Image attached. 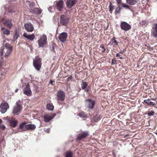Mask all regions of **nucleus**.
Instances as JSON below:
<instances>
[{
  "label": "nucleus",
  "instance_id": "f257e3e1",
  "mask_svg": "<svg viewBox=\"0 0 157 157\" xmlns=\"http://www.w3.org/2000/svg\"><path fill=\"white\" fill-rule=\"evenodd\" d=\"M12 48L10 46L8 43H6L5 45V48H1L0 51V55L2 56L3 55L4 52L5 53L4 57L7 58L10 55L12 51Z\"/></svg>",
  "mask_w": 157,
  "mask_h": 157
},
{
  "label": "nucleus",
  "instance_id": "f03ea898",
  "mask_svg": "<svg viewBox=\"0 0 157 157\" xmlns=\"http://www.w3.org/2000/svg\"><path fill=\"white\" fill-rule=\"evenodd\" d=\"M22 109V107L21 105V102L20 100L17 101L16 104V105L13 107L12 113L14 115H17L21 113V111Z\"/></svg>",
  "mask_w": 157,
  "mask_h": 157
},
{
  "label": "nucleus",
  "instance_id": "7ed1b4c3",
  "mask_svg": "<svg viewBox=\"0 0 157 157\" xmlns=\"http://www.w3.org/2000/svg\"><path fill=\"white\" fill-rule=\"evenodd\" d=\"M33 66L38 71H40L41 65V58L36 57L33 59Z\"/></svg>",
  "mask_w": 157,
  "mask_h": 157
},
{
  "label": "nucleus",
  "instance_id": "20e7f679",
  "mask_svg": "<svg viewBox=\"0 0 157 157\" xmlns=\"http://www.w3.org/2000/svg\"><path fill=\"white\" fill-rule=\"evenodd\" d=\"M47 38L46 35H43L41 36L38 41L39 47H43L47 44Z\"/></svg>",
  "mask_w": 157,
  "mask_h": 157
},
{
  "label": "nucleus",
  "instance_id": "39448f33",
  "mask_svg": "<svg viewBox=\"0 0 157 157\" xmlns=\"http://www.w3.org/2000/svg\"><path fill=\"white\" fill-rule=\"evenodd\" d=\"M120 26L122 30L125 31H128L131 29V25L125 21L121 22L120 25Z\"/></svg>",
  "mask_w": 157,
  "mask_h": 157
},
{
  "label": "nucleus",
  "instance_id": "423d86ee",
  "mask_svg": "<svg viewBox=\"0 0 157 157\" xmlns=\"http://www.w3.org/2000/svg\"><path fill=\"white\" fill-rule=\"evenodd\" d=\"M69 22V18L66 15H61L60 18V23L63 25L66 26Z\"/></svg>",
  "mask_w": 157,
  "mask_h": 157
},
{
  "label": "nucleus",
  "instance_id": "0eeeda50",
  "mask_svg": "<svg viewBox=\"0 0 157 157\" xmlns=\"http://www.w3.org/2000/svg\"><path fill=\"white\" fill-rule=\"evenodd\" d=\"M23 94L28 96H30L32 95V92L29 83L26 85L23 90Z\"/></svg>",
  "mask_w": 157,
  "mask_h": 157
},
{
  "label": "nucleus",
  "instance_id": "6e6552de",
  "mask_svg": "<svg viewBox=\"0 0 157 157\" xmlns=\"http://www.w3.org/2000/svg\"><path fill=\"white\" fill-rule=\"evenodd\" d=\"M9 106L8 104L6 102L2 103L0 105V111L2 113H4L8 109Z\"/></svg>",
  "mask_w": 157,
  "mask_h": 157
},
{
  "label": "nucleus",
  "instance_id": "1a4fd4ad",
  "mask_svg": "<svg viewBox=\"0 0 157 157\" xmlns=\"http://www.w3.org/2000/svg\"><path fill=\"white\" fill-rule=\"evenodd\" d=\"M57 100L60 101H63L65 98V94L63 91L60 90L57 93Z\"/></svg>",
  "mask_w": 157,
  "mask_h": 157
},
{
  "label": "nucleus",
  "instance_id": "9d476101",
  "mask_svg": "<svg viewBox=\"0 0 157 157\" xmlns=\"http://www.w3.org/2000/svg\"><path fill=\"white\" fill-rule=\"evenodd\" d=\"M67 36V35L66 33L63 32L59 34L58 38L61 42H64L66 41Z\"/></svg>",
  "mask_w": 157,
  "mask_h": 157
},
{
  "label": "nucleus",
  "instance_id": "9b49d317",
  "mask_svg": "<svg viewBox=\"0 0 157 157\" xmlns=\"http://www.w3.org/2000/svg\"><path fill=\"white\" fill-rule=\"evenodd\" d=\"M7 121L9 123L10 125L13 127H16L17 124V121L13 118H10L9 117L7 119Z\"/></svg>",
  "mask_w": 157,
  "mask_h": 157
},
{
  "label": "nucleus",
  "instance_id": "f8f14e48",
  "mask_svg": "<svg viewBox=\"0 0 157 157\" xmlns=\"http://www.w3.org/2000/svg\"><path fill=\"white\" fill-rule=\"evenodd\" d=\"M86 103L88 105V107L90 109L93 108L95 104L94 101L91 99H88L86 100Z\"/></svg>",
  "mask_w": 157,
  "mask_h": 157
},
{
  "label": "nucleus",
  "instance_id": "ddd939ff",
  "mask_svg": "<svg viewBox=\"0 0 157 157\" xmlns=\"http://www.w3.org/2000/svg\"><path fill=\"white\" fill-rule=\"evenodd\" d=\"M89 136L88 132H84L78 135L77 139L78 140H80L81 139L85 138Z\"/></svg>",
  "mask_w": 157,
  "mask_h": 157
},
{
  "label": "nucleus",
  "instance_id": "4468645a",
  "mask_svg": "<svg viewBox=\"0 0 157 157\" xmlns=\"http://www.w3.org/2000/svg\"><path fill=\"white\" fill-rule=\"evenodd\" d=\"M25 27L28 32H32L34 29V27L32 24L30 23H27L25 25Z\"/></svg>",
  "mask_w": 157,
  "mask_h": 157
},
{
  "label": "nucleus",
  "instance_id": "2eb2a0df",
  "mask_svg": "<svg viewBox=\"0 0 157 157\" xmlns=\"http://www.w3.org/2000/svg\"><path fill=\"white\" fill-rule=\"evenodd\" d=\"M23 36L31 41H33L35 38V36L34 34H28L26 33H24Z\"/></svg>",
  "mask_w": 157,
  "mask_h": 157
},
{
  "label": "nucleus",
  "instance_id": "dca6fc26",
  "mask_svg": "<svg viewBox=\"0 0 157 157\" xmlns=\"http://www.w3.org/2000/svg\"><path fill=\"white\" fill-rule=\"evenodd\" d=\"M56 115L55 114L46 115L44 116V121L46 122H48L51 120Z\"/></svg>",
  "mask_w": 157,
  "mask_h": 157
},
{
  "label": "nucleus",
  "instance_id": "f3484780",
  "mask_svg": "<svg viewBox=\"0 0 157 157\" xmlns=\"http://www.w3.org/2000/svg\"><path fill=\"white\" fill-rule=\"evenodd\" d=\"M151 35L155 37H157V23L153 27L151 31Z\"/></svg>",
  "mask_w": 157,
  "mask_h": 157
},
{
  "label": "nucleus",
  "instance_id": "a211bd4d",
  "mask_svg": "<svg viewBox=\"0 0 157 157\" xmlns=\"http://www.w3.org/2000/svg\"><path fill=\"white\" fill-rule=\"evenodd\" d=\"M76 2V0H67L66 4L67 7L71 8Z\"/></svg>",
  "mask_w": 157,
  "mask_h": 157
},
{
  "label": "nucleus",
  "instance_id": "6ab92c4d",
  "mask_svg": "<svg viewBox=\"0 0 157 157\" xmlns=\"http://www.w3.org/2000/svg\"><path fill=\"white\" fill-rule=\"evenodd\" d=\"M36 128V126L34 124H29L25 125V128L27 130H33Z\"/></svg>",
  "mask_w": 157,
  "mask_h": 157
},
{
  "label": "nucleus",
  "instance_id": "aec40b11",
  "mask_svg": "<svg viewBox=\"0 0 157 157\" xmlns=\"http://www.w3.org/2000/svg\"><path fill=\"white\" fill-rule=\"evenodd\" d=\"M63 2L62 0H59L56 3L57 8L59 10H61L63 6Z\"/></svg>",
  "mask_w": 157,
  "mask_h": 157
},
{
  "label": "nucleus",
  "instance_id": "412c9836",
  "mask_svg": "<svg viewBox=\"0 0 157 157\" xmlns=\"http://www.w3.org/2000/svg\"><path fill=\"white\" fill-rule=\"evenodd\" d=\"M144 102H145L147 104V105H152L153 106L156 105L155 103L151 101V99H150L144 100Z\"/></svg>",
  "mask_w": 157,
  "mask_h": 157
},
{
  "label": "nucleus",
  "instance_id": "4be33fe9",
  "mask_svg": "<svg viewBox=\"0 0 157 157\" xmlns=\"http://www.w3.org/2000/svg\"><path fill=\"white\" fill-rule=\"evenodd\" d=\"M42 10L38 8H34L33 10H32L30 12L33 13H36L38 14H40L42 12Z\"/></svg>",
  "mask_w": 157,
  "mask_h": 157
},
{
  "label": "nucleus",
  "instance_id": "5701e85b",
  "mask_svg": "<svg viewBox=\"0 0 157 157\" xmlns=\"http://www.w3.org/2000/svg\"><path fill=\"white\" fill-rule=\"evenodd\" d=\"M87 86V84L86 82L82 81L81 84V87L83 90L85 89V91L87 92L88 91V90L86 89Z\"/></svg>",
  "mask_w": 157,
  "mask_h": 157
},
{
  "label": "nucleus",
  "instance_id": "b1692460",
  "mask_svg": "<svg viewBox=\"0 0 157 157\" xmlns=\"http://www.w3.org/2000/svg\"><path fill=\"white\" fill-rule=\"evenodd\" d=\"M126 1L128 4L131 5H134L137 3L136 0H126Z\"/></svg>",
  "mask_w": 157,
  "mask_h": 157
},
{
  "label": "nucleus",
  "instance_id": "393cba45",
  "mask_svg": "<svg viewBox=\"0 0 157 157\" xmlns=\"http://www.w3.org/2000/svg\"><path fill=\"white\" fill-rule=\"evenodd\" d=\"M5 25L8 28H10L12 26L11 21L10 20H6L4 23Z\"/></svg>",
  "mask_w": 157,
  "mask_h": 157
},
{
  "label": "nucleus",
  "instance_id": "a878e982",
  "mask_svg": "<svg viewBox=\"0 0 157 157\" xmlns=\"http://www.w3.org/2000/svg\"><path fill=\"white\" fill-rule=\"evenodd\" d=\"M53 105L50 103L46 105V108L49 110L52 111L54 109Z\"/></svg>",
  "mask_w": 157,
  "mask_h": 157
},
{
  "label": "nucleus",
  "instance_id": "bb28decb",
  "mask_svg": "<svg viewBox=\"0 0 157 157\" xmlns=\"http://www.w3.org/2000/svg\"><path fill=\"white\" fill-rule=\"evenodd\" d=\"M1 30L3 31V33L7 35H8L10 34V31L7 29H5L4 28H2Z\"/></svg>",
  "mask_w": 157,
  "mask_h": 157
},
{
  "label": "nucleus",
  "instance_id": "cd10ccee",
  "mask_svg": "<svg viewBox=\"0 0 157 157\" xmlns=\"http://www.w3.org/2000/svg\"><path fill=\"white\" fill-rule=\"evenodd\" d=\"M19 33L17 30H15V33L13 35V38L15 40H17L19 36Z\"/></svg>",
  "mask_w": 157,
  "mask_h": 157
},
{
  "label": "nucleus",
  "instance_id": "c85d7f7f",
  "mask_svg": "<svg viewBox=\"0 0 157 157\" xmlns=\"http://www.w3.org/2000/svg\"><path fill=\"white\" fill-rule=\"evenodd\" d=\"M25 123H21L19 126V128L22 129L24 131H26V129L25 128Z\"/></svg>",
  "mask_w": 157,
  "mask_h": 157
},
{
  "label": "nucleus",
  "instance_id": "c756f323",
  "mask_svg": "<svg viewBox=\"0 0 157 157\" xmlns=\"http://www.w3.org/2000/svg\"><path fill=\"white\" fill-rule=\"evenodd\" d=\"M121 9V8L120 7V6H118L117 7L116 9L115 10V13L117 14L118 13H120Z\"/></svg>",
  "mask_w": 157,
  "mask_h": 157
},
{
  "label": "nucleus",
  "instance_id": "7c9ffc66",
  "mask_svg": "<svg viewBox=\"0 0 157 157\" xmlns=\"http://www.w3.org/2000/svg\"><path fill=\"white\" fill-rule=\"evenodd\" d=\"M140 24L141 25L143 26H146L148 24V23L147 21L145 20H142Z\"/></svg>",
  "mask_w": 157,
  "mask_h": 157
},
{
  "label": "nucleus",
  "instance_id": "2f4dec72",
  "mask_svg": "<svg viewBox=\"0 0 157 157\" xmlns=\"http://www.w3.org/2000/svg\"><path fill=\"white\" fill-rule=\"evenodd\" d=\"M78 116L82 117H86V115L83 112H81L78 114Z\"/></svg>",
  "mask_w": 157,
  "mask_h": 157
},
{
  "label": "nucleus",
  "instance_id": "473e14b6",
  "mask_svg": "<svg viewBox=\"0 0 157 157\" xmlns=\"http://www.w3.org/2000/svg\"><path fill=\"white\" fill-rule=\"evenodd\" d=\"M109 11L111 13H112L113 10L114 9V7L111 4H110V5L109 6Z\"/></svg>",
  "mask_w": 157,
  "mask_h": 157
},
{
  "label": "nucleus",
  "instance_id": "72a5a7b5",
  "mask_svg": "<svg viewBox=\"0 0 157 157\" xmlns=\"http://www.w3.org/2000/svg\"><path fill=\"white\" fill-rule=\"evenodd\" d=\"M121 5L124 8H125L126 9H130V7L129 6L127 5H126L125 4H124L123 3H121Z\"/></svg>",
  "mask_w": 157,
  "mask_h": 157
},
{
  "label": "nucleus",
  "instance_id": "f704fd0d",
  "mask_svg": "<svg viewBox=\"0 0 157 157\" xmlns=\"http://www.w3.org/2000/svg\"><path fill=\"white\" fill-rule=\"evenodd\" d=\"M72 154L71 152H67L65 157H72Z\"/></svg>",
  "mask_w": 157,
  "mask_h": 157
},
{
  "label": "nucleus",
  "instance_id": "c9c22d12",
  "mask_svg": "<svg viewBox=\"0 0 157 157\" xmlns=\"http://www.w3.org/2000/svg\"><path fill=\"white\" fill-rule=\"evenodd\" d=\"M116 1L117 3L118 6H120V5H121V3H122L121 0H116Z\"/></svg>",
  "mask_w": 157,
  "mask_h": 157
},
{
  "label": "nucleus",
  "instance_id": "e433bc0d",
  "mask_svg": "<svg viewBox=\"0 0 157 157\" xmlns=\"http://www.w3.org/2000/svg\"><path fill=\"white\" fill-rule=\"evenodd\" d=\"M154 113H155L153 111H150V112H149L148 113V115L149 116H152V115H154Z\"/></svg>",
  "mask_w": 157,
  "mask_h": 157
},
{
  "label": "nucleus",
  "instance_id": "4c0bfd02",
  "mask_svg": "<svg viewBox=\"0 0 157 157\" xmlns=\"http://www.w3.org/2000/svg\"><path fill=\"white\" fill-rule=\"evenodd\" d=\"M100 47L103 49V50H102V52H104L105 51V48L104 46L103 45L101 44L100 46Z\"/></svg>",
  "mask_w": 157,
  "mask_h": 157
},
{
  "label": "nucleus",
  "instance_id": "58836bf2",
  "mask_svg": "<svg viewBox=\"0 0 157 157\" xmlns=\"http://www.w3.org/2000/svg\"><path fill=\"white\" fill-rule=\"evenodd\" d=\"M0 127L2 129H4L5 128V126L4 125L1 124H0Z\"/></svg>",
  "mask_w": 157,
  "mask_h": 157
},
{
  "label": "nucleus",
  "instance_id": "ea45409f",
  "mask_svg": "<svg viewBox=\"0 0 157 157\" xmlns=\"http://www.w3.org/2000/svg\"><path fill=\"white\" fill-rule=\"evenodd\" d=\"M116 60L115 59H113L112 60V64L113 65V64H115L116 63Z\"/></svg>",
  "mask_w": 157,
  "mask_h": 157
},
{
  "label": "nucleus",
  "instance_id": "a19ab883",
  "mask_svg": "<svg viewBox=\"0 0 157 157\" xmlns=\"http://www.w3.org/2000/svg\"><path fill=\"white\" fill-rule=\"evenodd\" d=\"M113 43H114L116 44L117 45H118V44L119 42H117L116 40H114L113 42Z\"/></svg>",
  "mask_w": 157,
  "mask_h": 157
},
{
  "label": "nucleus",
  "instance_id": "79ce46f5",
  "mask_svg": "<svg viewBox=\"0 0 157 157\" xmlns=\"http://www.w3.org/2000/svg\"><path fill=\"white\" fill-rule=\"evenodd\" d=\"M124 51H125L124 50H121L120 52V53L121 54H123L124 53Z\"/></svg>",
  "mask_w": 157,
  "mask_h": 157
},
{
  "label": "nucleus",
  "instance_id": "37998d69",
  "mask_svg": "<svg viewBox=\"0 0 157 157\" xmlns=\"http://www.w3.org/2000/svg\"><path fill=\"white\" fill-rule=\"evenodd\" d=\"M54 82V80L53 81H52V80H51L50 81V82H49V83L50 84H51L52 85V83Z\"/></svg>",
  "mask_w": 157,
  "mask_h": 157
},
{
  "label": "nucleus",
  "instance_id": "c03bdc74",
  "mask_svg": "<svg viewBox=\"0 0 157 157\" xmlns=\"http://www.w3.org/2000/svg\"><path fill=\"white\" fill-rule=\"evenodd\" d=\"M120 56V55L119 53H117L116 54V56L117 57H119Z\"/></svg>",
  "mask_w": 157,
  "mask_h": 157
},
{
  "label": "nucleus",
  "instance_id": "a18cd8bd",
  "mask_svg": "<svg viewBox=\"0 0 157 157\" xmlns=\"http://www.w3.org/2000/svg\"><path fill=\"white\" fill-rule=\"evenodd\" d=\"M18 90H19V89H16V90L15 91V92H16V93L17 92Z\"/></svg>",
  "mask_w": 157,
  "mask_h": 157
},
{
  "label": "nucleus",
  "instance_id": "49530a36",
  "mask_svg": "<svg viewBox=\"0 0 157 157\" xmlns=\"http://www.w3.org/2000/svg\"><path fill=\"white\" fill-rule=\"evenodd\" d=\"M72 77L71 76H70L68 78L71 79H72Z\"/></svg>",
  "mask_w": 157,
  "mask_h": 157
},
{
  "label": "nucleus",
  "instance_id": "de8ad7c7",
  "mask_svg": "<svg viewBox=\"0 0 157 157\" xmlns=\"http://www.w3.org/2000/svg\"><path fill=\"white\" fill-rule=\"evenodd\" d=\"M2 123V120L1 119H0V124H1Z\"/></svg>",
  "mask_w": 157,
  "mask_h": 157
},
{
  "label": "nucleus",
  "instance_id": "09e8293b",
  "mask_svg": "<svg viewBox=\"0 0 157 157\" xmlns=\"http://www.w3.org/2000/svg\"><path fill=\"white\" fill-rule=\"evenodd\" d=\"M113 41L114 40H115V37H113Z\"/></svg>",
  "mask_w": 157,
  "mask_h": 157
},
{
  "label": "nucleus",
  "instance_id": "8fccbe9b",
  "mask_svg": "<svg viewBox=\"0 0 157 157\" xmlns=\"http://www.w3.org/2000/svg\"><path fill=\"white\" fill-rule=\"evenodd\" d=\"M120 58V59H123V57H120V58Z\"/></svg>",
  "mask_w": 157,
  "mask_h": 157
},
{
  "label": "nucleus",
  "instance_id": "3c124183",
  "mask_svg": "<svg viewBox=\"0 0 157 157\" xmlns=\"http://www.w3.org/2000/svg\"><path fill=\"white\" fill-rule=\"evenodd\" d=\"M151 99L152 100H155L154 99H153V98H152V99Z\"/></svg>",
  "mask_w": 157,
  "mask_h": 157
},
{
  "label": "nucleus",
  "instance_id": "603ef678",
  "mask_svg": "<svg viewBox=\"0 0 157 157\" xmlns=\"http://www.w3.org/2000/svg\"><path fill=\"white\" fill-rule=\"evenodd\" d=\"M155 134L157 135V132L155 133Z\"/></svg>",
  "mask_w": 157,
  "mask_h": 157
},
{
  "label": "nucleus",
  "instance_id": "864d4df0",
  "mask_svg": "<svg viewBox=\"0 0 157 157\" xmlns=\"http://www.w3.org/2000/svg\"><path fill=\"white\" fill-rule=\"evenodd\" d=\"M51 8L50 7H49V8L48 9V10H49V9H50Z\"/></svg>",
  "mask_w": 157,
  "mask_h": 157
}]
</instances>
